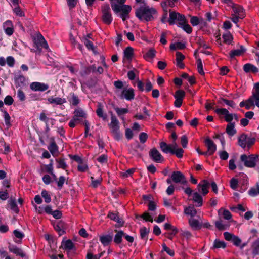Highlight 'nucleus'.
I'll use <instances>...</instances> for the list:
<instances>
[{
    "mask_svg": "<svg viewBox=\"0 0 259 259\" xmlns=\"http://www.w3.org/2000/svg\"><path fill=\"white\" fill-rule=\"evenodd\" d=\"M243 70L246 73H248L250 72H252L253 73H256L258 72V69L253 64L250 63L245 64L243 66Z\"/></svg>",
    "mask_w": 259,
    "mask_h": 259,
    "instance_id": "obj_25",
    "label": "nucleus"
},
{
    "mask_svg": "<svg viewBox=\"0 0 259 259\" xmlns=\"http://www.w3.org/2000/svg\"><path fill=\"white\" fill-rule=\"evenodd\" d=\"M74 120H76L78 122L81 123L83 119L87 118V114L81 108L76 109L74 111Z\"/></svg>",
    "mask_w": 259,
    "mask_h": 259,
    "instance_id": "obj_14",
    "label": "nucleus"
},
{
    "mask_svg": "<svg viewBox=\"0 0 259 259\" xmlns=\"http://www.w3.org/2000/svg\"><path fill=\"white\" fill-rule=\"evenodd\" d=\"M232 9L235 15L243 16L241 14L243 11L242 7L239 6L233 5Z\"/></svg>",
    "mask_w": 259,
    "mask_h": 259,
    "instance_id": "obj_49",
    "label": "nucleus"
},
{
    "mask_svg": "<svg viewBox=\"0 0 259 259\" xmlns=\"http://www.w3.org/2000/svg\"><path fill=\"white\" fill-rule=\"evenodd\" d=\"M149 156L156 162H160L163 159V157L160 152L155 148L150 150Z\"/></svg>",
    "mask_w": 259,
    "mask_h": 259,
    "instance_id": "obj_15",
    "label": "nucleus"
},
{
    "mask_svg": "<svg viewBox=\"0 0 259 259\" xmlns=\"http://www.w3.org/2000/svg\"><path fill=\"white\" fill-rule=\"evenodd\" d=\"M215 112L219 115H222L224 116L225 120L229 123H232L231 121L233 119V114L230 113L228 110L225 108H219L215 110Z\"/></svg>",
    "mask_w": 259,
    "mask_h": 259,
    "instance_id": "obj_12",
    "label": "nucleus"
},
{
    "mask_svg": "<svg viewBox=\"0 0 259 259\" xmlns=\"http://www.w3.org/2000/svg\"><path fill=\"white\" fill-rule=\"evenodd\" d=\"M140 232L141 238L144 239L149 232V230L144 227L140 229Z\"/></svg>",
    "mask_w": 259,
    "mask_h": 259,
    "instance_id": "obj_51",
    "label": "nucleus"
},
{
    "mask_svg": "<svg viewBox=\"0 0 259 259\" xmlns=\"http://www.w3.org/2000/svg\"><path fill=\"white\" fill-rule=\"evenodd\" d=\"M179 27H181L183 30L187 33H191L192 28L189 24L186 23L185 16L179 14Z\"/></svg>",
    "mask_w": 259,
    "mask_h": 259,
    "instance_id": "obj_13",
    "label": "nucleus"
},
{
    "mask_svg": "<svg viewBox=\"0 0 259 259\" xmlns=\"http://www.w3.org/2000/svg\"><path fill=\"white\" fill-rule=\"evenodd\" d=\"M48 102L51 103L53 104L54 103L56 105H62L65 103L66 102V100L65 98H59V97H50L48 99Z\"/></svg>",
    "mask_w": 259,
    "mask_h": 259,
    "instance_id": "obj_26",
    "label": "nucleus"
},
{
    "mask_svg": "<svg viewBox=\"0 0 259 259\" xmlns=\"http://www.w3.org/2000/svg\"><path fill=\"white\" fill-rule=\"evenodd\" d=\"M205 144L207 147L209 155H212L217 150L216 145L214 143L213 141L209 138L206 139Z\"/></svg>",
    "mask_w": 259,
    "mask_h": 259,
    "instance_id": "obj_18",
    "label": "nucleus"
},
{
    "mask_svg": "<svg viewBox=\"0 0 259 259\" xmlns=\"http://www.w3.org/2000/svg\"><path fill=\"white\" fill-rule=\"evenodd\" d=\"M112 10L115 13L121 12L120 17L124 21L129 18V13L132 10V8L130 5H113V6L112 5Z\"/></svg>",
    "mask_w": 259,
    "mask_h": 259,
    "instance_id": "obj_4",
    "label": "nucleus"
},
{
    "mask_svg": "<svg viewBox=\"0 0 259 259\" xmlns=\"http://www.w3.org/2000/svg\"><path fill=\"white\" fill-rule=\"evenodd\" d=\"M252 253L254 256L259 254V238L254 241L252 244Z\"/></svg>",
    "mask_w": 259,
    "mask_h": 259,
    "instance_id": "obj_32",
    "label": "nucleus"
},
{
    "mask_svg": "<svg viewBox=\"0 0 259 259\" xmlns=\"http://www.w3.org/2000/svg\"><path fill=\"white\" fill-rule=\"evenodd\" d=\"M245 48L242 46H240L239 49L231 51L229 55L230 58H233L235 56H239L242 55L245 52Z\"/></svg>",
    "mask_w": 259,
    "mask_h": 259,
    "instance_id": "obj_23",
    "label": "nucleus"
},
{
    "mask_svg": "<svg viewBox=\"0 0 259 259\" xmlns=\"http://www.w3.org/2000/svg\"><path fill=\"white\" fill-rule=\"evenodd\" d=\"M133 55V49L131 47H127L124 51V57L131 60Z\"/></svg>",
    "mask_w": 259,
    "mask_h": 259,
    "instance_id": "obj_37",
    "label": "nucleus"
},
{
    "mask_svg": "<svg viewBox=\"0 0 259 259\" xmlns=\"http://www.w3.org/2000/svg\"><path fill=\"white\" fill-rule=\"evenodd\" d=\"M240 160L243 162L244 166L247 167H254L256 162L259 161V155L251 154L248 156L243 154L240 156Z\"/></svg>",
    "mask_w": 259,
    "mask_h": 259,
    "instance_id": "obj_5",
    "label": "nucleus"
},
{
    "mask_svg": "<svg viewBox=\"0 0 259 259\" xmlns=\"http://www.w3.org/2000/svg\"><path fill=\"white\" fill-rule=\"evenodd\" d=\"M169 18L167 22L170 25H173L175 23V21L177 19V13L175 11L169 10Z\"/></svg>",
    "mask_w": 259,
    "mask_h": 259,
    "instance_id": "obj_36",
    "label": "nucleus"
},
{
    "mask_svg": "<svg viewBox=\"0 0 259 259\" xmlns=\"http://www.w3.org/2000/svg\"><path fill=\"white\" fill-rule=\"evenodd\" d=\"M157 13L155 9L145 5L136 9V16L140 20L146 22L154 20V15Z\"/></svg>",
    "mask_w": 259,
    "mask_h": 259,
    "instance_id": "obj_1",
    "label": "nucleus"
},
{
    "mask_svg": "<svg viewBox=\"0 0 259 259\" xmlns=\"http://www.w3.org/2000/svg\"><path fill=\"white\" fill-rule=\"evenodd\" d=\"M209 185V183L207 180H203L198 185L199 191L201 192L204 195H205L208 192V189Z\"/></svg>",
    "mask_w": 259,
    "mask_h": 259,
    "instance_id": "obj_16",
    "label": "nucleus"
},
{
    "mask_svg": "<svg viewBox=\"0 0 259 259\" xmlns=\"http://www.w3.org/2000/svg\"><path fill=\"white\" fill-rule=\"evenodd\" d=\"M61 247L63 249L67 250L68 252L71 250H75L74 245L72 241L70 239L66 241H63L62 242Z\"/></svg>",
    "mask_w": 259,
    "mask_h": 259,
    "instance_id": "obj_20",
    "label": "nucleus"
},
{
    "mask_svg": "<svg viewBox=\"0 0 259 259\" xmlns=\"http://www.w3.org/2000/svg\"><path fill=\"white\" fill-rule=\"evenodd\" d=\"M188 143V137L186 135L182 136L181 138V143L184 148H186L187 147Z\"/></svg>",
    "mask_w": 259,
    "mask_h": 259,
    "instance_id": "obj_56",
    "label": "nucleus"
},
{
    "mask_svg": "<svg viewBox=\"0 0 259 259\" xmlns=\"http://www.w3.org/2000/svg\"><path fill=\"white\" fill-rule=\"evenodd\" d=\"M255 140V138H249L246 135L242 134L238 137V144L242 148H245L246 146L250 147L252 145Z\"/></svg>",
    "mask_w": 259,
    "mask_h": 259,
    "instance_id": "obj_8",
    "label": "nucleus"
},
{
    "mask_svg": "<svg viewBox=\"0 0 259 259\" xmlns=\"http://www.w3.org/2000/svg\"><path fill=\"white\" fill-rule=\"evenodd\" d=\"M30 88L33 91L44 92L49 88L47 84L39 82H33L30 85Z\"/></svg>",
    "mask_w": 259,
    "mask_h": 259,
    "instance_id": "obj_10",
    "label": "nucleus"
},
{
    "mask_svg": "<svg viewBox=\"0 0 259 259\" xmlns=\"http://www.w3.org/2000/svg\"><path fill=\"white\" fill-rule=\"evenodd\" d=\"M101 11L103 22L107 25H110L112 22L113 18L109 5L107 4L103 5Z\"/></svg>",
    "mask_w": 259,
    "mask_h": 259,
    "instance_id": "obj_7",
    "label": "nucleus"
},
{
    "mask_svg": "<svg viewBox=\"0 0 259 259\" xmlns=\"http://www.w3.org/2000/svg\"><path fill=\"white\" fill-rule=\"evenodd\" d=\"M115 232L116 233L114 236V242L117 244H120L122 241V238L124 237V232L122 230H115Z\"/></svg>",
    "mask_w": 259,
    "mask_h": 259,
    "instance_id": "obj_24",
    "label": "nucleus"
},
{
    "mask_svg": "<svg viewBox=\"0 0 259 259\" xmlns=\"http://www.w3.org/2000/svg\"><path fill=\"white\" fill-rule=\"evenodd\" d=\"M164 228L165 230H171L175 234H176L178 231L176 227H174L169 223H165L164 225Z\"/></svg>",
    "mask_w": 259,
    "mask_h": 259,
    "instance_id": "obj_55",
    "label": "nucleus"
},
{
    "mask_svg": "<svg viewBox=\"0 0 259 259\" xmlns=\"http://www.w3.org/2000/svg\"><path fill=\"white\" fill-rule=\"evenodd\" d=\"M8 248L10 251L18 256H20L21 257H24L25 256V254L23 250L15 245H10Z\"/></svg>",
    "mask_w": 259,
    "mask_h": 259,
    "instance_id": "obj_19",
    "label": "nucleus"
},
{
    "mask_svg": "<svg viewBox=\"0 0 259 259\" xmlns=\"http://www.w3.org/2000/svg\"><path fill=\"white\" fill-rule=\"evenodd\" d=\"M141 218H142L146 221L153 222V218L147 212H145L142 215H141Z\"/></svg>",
    "mask_w": 259,
    "mask_h": 259,
    "instance_id": "obj_57",
    "label": "nucleus"
},
{
    "mask_svg": "<svg viewBox=\"0 0 259 259\" xmlns=\"http://www.w3.org/2000/svg\"><path fill=\"white\" fill-rule=\"evenodd\" d=\"M197 68L199 73L201 75H204V72L203 71V70L202 62L200 59H199L197 60Z\"/></svg>",
    "mask_w": 259,
    "mask_h": 259,
    "instance_id": "obj_60",
    "label": "nucleus"
},
{
    "mask_svg": "<svg viewBox=\"0 0 259 259\" xmlns=\"http://www.w3.org/2000/svg\"><path fill=\"white\" fill-rule=\"evenodd\" d=\"M155 56V51L153 49H149L147 52L144 55V57L146 60L152 59Z\"/></svg>",
    "mask_w": 259,
    "mask_h": 259,
    "instance_id": "obj_41",
    "label": "nucleus"
},
{
    "mask_svg": "<svg viewBox=\"0 0 259 259\" xmlns=\"http://www.w3.org/2000/svg\"><path fill=\"white\" fill-rule=\"evenodd\" d=\"M15 7L14 8V12L19 16H23L24 15V12L21 10L18 5H14Z\"/></svg>",
    "mask_w": 259,
    "mask_h": 259,
    "instance_id": "obj_53",
    "label": "nucleus"
},
{
    "mask_svg": "<svg viewBox=\"0 0 259 259\" xmlns=\"http://www.w3.org/2000/svg\"><path fill=\"white\" fill-rule=\"evenodd\" d=\"M185 212L192 217H194L197 214V211L194 207H189L185 210Z\"/></svg>",
    "mask_w": 259,
    "mask_h": 259,
    "instance_id": "obj_45",
    "label": "nucleus"
},
{
    "mask_svg": "<svg viewBox=\"0 0 259 259\" xmlns=\"http://www.w3.org/2000/svg\"><path fill=\"white\" fill-rule=\"evenodd\" d=\"M45 171L48 172V173H49V174H51L52 173L53 171V160L51 159L50 160V163L48 164V165H46L45 166Z\"/></svg>",
    "mask_w": 259,
    "mask_h": 259,
    "instance_id": "obj_59",
    "label": "nucleus"
},
{
    "mask_svg": "<svg viewBox=\"0 0 259 259\" xmlns=\"http://www.w3.org/2000/svg\"><path fill=\"white\" fill-rule=\"evenodd\" d=\"M247 103L246 109H250L254 105L259 107V82L255 84V92L247 100Z\"/></svg>",
    "mask_w": 259,
    "mask_h": 259,
    "instance_id": "obj_6",
    "label": "nucleus"
},
{
    "mask_svg": "<svg viewBox=\"0 0 259 259\" xmlns=\"http://www.w3.org/2000/svg\"><path fill=\"white\" fill-rule=\"evenodd\" d=\"M203 21L202 18L199 19L197 16H192L190 20V22L193 26H197L199 24L202 22Z\"/></svg>",
    "mask_w": 259,
    "mask_h": 259,
    "instance_id": "obj_44",
    "label": "nucleus"
},
{
    "mask_svg": "<svg viewBox=\"0 0 259 259\" xmlns=\"http://www.w3.org/2000/svg\"><path fill=\"white\" fill-rule=\"evenodd\" d=\"M222 37L224 40V42L228 44H230L233 39L232 36L230 32H227L226 33L224 34Z\"/></svg>",
    "mask_w": 259,
    "mask_h": 259,
    "instance_id": "obj_47",
    "label": "nucleus"
},
{
    "mask_svg": "<svg viewBox=\"0 0 259 259\" xmlns=\"http://www.w3.org/2000/svg\"><path fill=\"white\" fill-rule=\"evenodd\" d=\"M193 200L195 202L197 203V206L200 207L202 205V197L198 192L194 193Z\"/></svg>",
    "mask_w": 259,
    "mask_h": 259,
    "instance_id": "obj_33",
    "label": "nucleus"
},
{
    "mask_svg": "<svg viewBox=\"0 0 259 259\" xmlns=\"http://www.w3.org/2000/svg\"><path fill=\"white\" fill-rule=\"evenodd\" d=\"M56 162L57 163V168H62L63 169H65L67 167V165L64 159L60 158L57 159Z\"/></svg>",
    "mask_w": 259,
    "mask_h": 259,
    "instance_id": "obj_39",
    "label": "nucleus"
},
{
    "mask_svg": "<svg viewBox=\"0 0 259 259\" xmlns=\"http://www.w3.org/2000/svg\"><path fill=\"white\" fill-rule=\"evenodd\" d=\"M115 110L116 111L118 116L125 114L128 112V109L126 108H119L118 107L115 108Z\"/></svg>",
    "mask_w": 259,
    "mask_h": 259,
    "instance_id": "obj_54",
    "label": "nucleus"
},
{
    "mask_svg": "<svg viewBox=\"0 0 259 259\" xmlns=\"http://www.w3.org/2000/svg\"><path fill=\"white\" fill-rule=\"evenodd\" d=\"M82 42L84 43L88 49L90 50L91 49H93V47H94L93 44L87 38H83Z\"/></svg>",
    "mask_w": 259,
    "mask_h": 259,
    "instance_id": "obj_58",
    "label": "nucleus"
},
{
    "mask_svg": "<svg viewBox=\"0 0 259 259\" xmlns=\"http://www.w3.org/2000/svg\"><path fill=\"white\" fill-rule=\"evenodd\" d=\"M170 138V143L167 144L164 142L160 143L161 150L165 153L175 154L178 157V145L177 142L178 136L175 131L172 132Z\"/></svg>",
    "mask_w": 259,
    "mask_h": 259,
    "instance_id": "obj_2",
    "label": "nucleus"
},
{
    "mask_svg": "<svg viewBox=\"0 0 259 259\" xmlns=\"http://www.w3.org/2000/svg\"><path fill=\"white\" fill-rule=\"evenodd\" d=\"M111 122L109 124L111 132L113 134L114 138L119 141L122 138V134L119 132V122L112 113H111Z\"/></svg>",
    "mask_w": 259,
    "mask_h": 259,
    "instance_id": "obj_3",
    "label": "nucleus"
},
{
    "mask_svg": "<svg viewBox=\"0 0 259 259\" xmlns=\"http://www.w3.org/2000/svg\"><path fill=\"white\" fill-rule=\"evenodd\" d=\"M70 102L73 105L76 106L79 103V100L77 96L74 93H72L71 100H70Z\"/></svg>",
    "mask_w": 259,
    "mask_h": 259,
    "instance_id": "obj_62",
    "label": "nucleus"
},
{
    "mask_svg": "<svg viewBox=\"0 0 259 259\" xmlns=\"http://www.w3.org/2000/svg\"><path fill=\"white\" fill-rule=\"evenodd\" d=\"M48 149L53 155L58 152V147L55 142L54 137L50 138V144L48 146Z\"/></svg>",
    "mask_w": 259,
    "mask_h": 259,
    "instance_id": "obj_21",
    "label": "nucleus"
},
{
    "mask_svg": "<svg viewBox=\"0 0 259 259\" xmlns=\"http://www.w3.org/2000/svg\"><path fill=\"white\" fill-rule=\"evenodd\" d=\"M181 232V236L183 237L184 239L188 240L192 237L191 233L188 231L182 230Z\"/></svg>",
    "mask_w": 259,
    "mask_h": 259,
    "instance_id": "obj_63",
    "label": "nucleus"
},
{
    "mask_svg": "<svg viewBox=\"0 0 259 259\" xmlns=\"http://www.w3.org/2000/svg\"><path fill=\"white\" fill-rule=\"evenodd\" d=\"M235 123H229L226 128V132L229 136H233L236 133Z\"/></svg>",
    "mask_w": 259,
    "mask_h": 259,
    "instance_id": "obj_27",
    "label": "nucleus"
},
{
    "mask_svg": "<svg viewBox=\"0 0 259 259\" xmlns=\"http://www.w3.org/2000/svg\"><path fill=\"white\" fill-rule=\"evenodd\" d=\"M65 181V178L64 176L59 177L58 180L56 181L57 186L59 189H61Z\"/></svg>",
    "mask_w": 259,
    "mask_h": 259,
    "instance_id": "obj_52",
    "label": "nucleus"
},
{
    "mask_svg": "<svg viewBox=\"0 0 259 259\" xmlns=\"http://www.w3.org/2000/svg\"><path fill=\"white\" fill-rule=\"evenodd\" d=\"M213 247L216 248H224L226 247V243L224 241L215 240L213 243Z\"/></svg>",
    "mask_w": 259,
    "mask_h": 259,
    "instance_id": "obj_50",
    "label": "nucleus"
},
{
    "mask_svg": "<svg viewBox=\"0 0 259 259\" xmlns=\"http://www.w3.org/2000/svg\"><path fill=\"white\" fill-rule=\"evenodd\" d=\"M9 203L11 209L15 213H18L19 212V208L17 205L16 201L14 199H11L9 201Z\"/></svg>",
    "mask_w": 259,
    "mask_h": 259,
    "instance_id": "obj_38",
    "label": "nucleus"
},
{
    "mask_svg": "<svg viewBox=\"0 0 259 259\" xmlns=\"http://www.w3.org/2000/svg\"><path fill=\"white\" fill-rule=\"evenodd\" d=\"M178 0H163L161 3V6L162 9H167V7H174L175 6V3Z\"/></svg>",
    "mask_w": 259,
    "mask_h": 259,
    "instance_id": "obj_31",
    "label": "nucleus"
},
{
    "mask_svg": "<svg viewBox=\"0 0 259 259\" xmlns=\"http://www.w3.org/2000/svg\"><path fill=\"white\" fill-rule=\"evenodd\" d=\"M113 237L109 235H104L100 237V241L104 245L107 246L112 241Z\"/></svg>",
    "mask_w": 259,
    "mask_h": 259,
    "instance_id": "obj_30",
    "label": "nucleus"
},
{
    "mask_svg": "<svg viewBox=\"0 0 259 259\" xmlns=\"http://www.w3.org/2000/svg\"><path fill=\"white\" fill-rule=\"evenodd\" d=\"M41 194L42 197L44 198L46 203H49L51 202V198L47 191L45 190H42Z\"/></svg>",
    "mask_w": 259,
    "mask_h": 259,
    "instance_id": "obj_48",
    "label": "nucleus"
},
{
    "mask_svg": "<svg viewBox=\"0 0 259 259\" xmlns=\"http://www.w3.org/2000/svg\"><path fill=\"white\" fill-rule=\"evenodd\" d=\"M54 228L58 232L59 236L62 235L65 233L64 230V223L62 221H59L54 224Z\"/></svg>",
    "mask_w": 259,
    "mask_h": 259,
    "instance_id": "obj_28",
    "label": "nucleus"
},
{
    "mask_svg": "<svg viewBox=\"0 0 259 259\" xmlns=\"http://www.w3.org/2000/svg\"><path fill=\"white\" fill-rule=\"evenodd\" d=\"M134 90L132 88L124 89L120 95V98L121 99H125L128 101H131L134 99Z\"/></svg>",
    "mask_w": 259,
    "mask_h": 259,
    "instance_id": "obj_11",
    "label": "nucleus"
},
{
    "mask_svg": "<svg viewBox=\"0 0 259 259\" xmlns=\"http://www.w3.org/2000/svg\"><path fill=\"white\" fill-rule=\"evenodd\" d=\"M249 194L251 196H255L259 194V185L257 184L256 186L251 188L249 192Z\"/></svg>",
    "mask_w": 259,
    "mask_h": 259,
    "instance_id": "obj_42",
    "label": "nucleus"
},
{
    "mask_svg": "<svg viewBox=\"0 0 259 259\" xmlns=\"http://www.w3.org/2000/svg\"><path fill=\"white\" fill-rule=\"evenodd\" d=\"M162 250L161 251V253H163V251H165L170 256H173L175 254L174 251L167 247L165 243L162 244Z\"/></svg>",
    "mask_w": 259,
    "mask_h": 259,
    "instance_id": "obj_46",
    "label": "nucleus"
},
{
    "mask_svg": "<svg viewBox=\"0 0 259 259\" xmlns=\"http://www.w3.org/2000/svg\"><path fill=\"white\" fill-rule=\"evenodd\" d=\"M37 41H38V43H39L42 47L45 49L48 48V45L42 35L39 34L37 36Z\"/></svg>",
    "mask_w": 259,
    "mask_h": 259,
    "instance_id": "obj_43",
    "label": "nucleus"
},
{
    "mask_svg": "<svg viewBox=\"0 0 259 259\" xmlns=\"http://www.w3.org/2000/svg\"><path fill=\"white\" fill-rule=\"evenodd\" d=\"M1 111L4 113V118L6 125L10 126L11 125V117L7 111L4 109H1Z\"/></svg>",
    "mask_w": 259,
    "mask_h": 259,
    "instance_id": "obj_40",
    "label": "nucleus"
},
{
    "mask_svg": "<svg viewBox=\"0 0 259 259\" xmlns=\"http://www.w3.org/2000/svg\"><path fill=\"white\" fill-rule=\"evenodd\" d=\"M230 187L233 190H236L238 186V181L235 178H232L230 180Z\"/></svg>",
    "mask_w": 259,
    "mask_h": 259,
    "instance_id": "obj_64",
    "label": "nucleus"
},
{
    "mask_svg": "<svg viewBox=\"0 0 259 259\" xmlns=\"http://www.w3.org/2000/svg\"><path fill=\"white\" fill-rule=\"evenodd\" d=\"M215 226L220 230L227 229L229 227L228 223H223L222 220H219L215 222Z\"/></svg>",
    "mask_w": 259,
    "mask_h": 259,
    "instance_id": "obj_35",
    "label": "nucleus"
},
{
    "mask_svg": "<svg viewBox=\"0 0 259 259\" xmlns=\"http://www.w3.org/2000/svg\"><path fill=\"white\" fill-rule=\"evenodd\" d=\"M25 78L21 75H17L15 77V82L16 86L21 87L24 85Z\"/></svg>",
    "mask_w": 259,
    "mask_h": 259,
    "instance_id": "obj_34",
    "label": "nucleus"
},
{
    "mask_svg": "<svg viewBox=\"0 0 259 259\" xmlns=\"http://www.w3.org/2000/svg\"><path fill=\"white\" fill-rule=\"evenodd\" d=\"M223 235L226 240L231 241L233 244L236 246L240 245L241 242V240L238 236L228 232H224Z\"/></svg>",
    "mask_w": 259,
    "mask_h": 259,
    "instance_id": "obj_9",
    "label": "nucleus"
},
{
    "mask_svg": "<svg viewBox=\"0 0 259 259\" xmlns=\"http://www.w3.org/2000/svg\"><path fill=\"white\" fill-rule=\"evenodd\" d=\"M103 108V105L101 103H98L96 113L99 117L102 118L104 120H106L107 119V116L106 114L104 113Z\"/></svg>",
    "mask_w": 259,
    "mask_h": 259,
    "instance_id": "obj_29",
    "label": "nucleus"
},
{
    "mask_svg": "<svg viewBox=\"0 0 259 259\" xmlns=\"http://www.w3.org/2000/svg\"><path fill=\"white\" fill-rule=\"evenodd\" d=\"M189 223L191 228L194 230L200 229L202 226V221L201 218L199 220H196L191 218L189 220Z\"/></svg>",
    "mask_w": 259,
    "mask_h": 259,
    "instance_id": "obj_17",
    "label": "nucleus"
},
{
    "mask_svg": "<svg viewBox=\"0 0 259 259\" xmlns=\"http://www.w3.org/2000/svg\"><path fill=\"white\" fill-rule=\"evenodd\" d=\"M17 97L19 98V100L21 101H24L26 99L25 93L21 89L18 90Z\"/></svg>",
    "mask_w": 259,
    "mask_h": 259,
    "instance_id": "obj_61",
    "label": "nucleus"
},
{
    "mask_svg": "<svg viewBox=\"0 0 259 259\" xmlns=\"http://www.w3.org/2000/svg\"><path fill=\"white\" fill-rule=\"evenodd\" d=\"M108 217L111 220H114L118 224L119 226H122L123 225L124 221L122 219L119 218L118 213L114 212H109Z\"/></svg>",
    "mask_w": 259,
    "mask_h": 259,
    "instance_id": "obj_22",
    "label": "nucleus"
}]
</instances>
